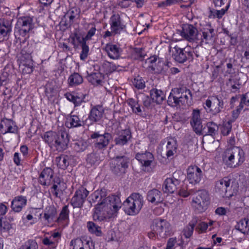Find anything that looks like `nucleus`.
<instances>
[{
  "instance_id": "nucleus-1",
  "label": "nucleus",
  "mask_w": 249,
  "mask_h": 249,
  "mask_svg": "<svg viewBox=\"0 0 249 249\" xmlns=\"http://www.w3.org/2000/svg\"><path fill=\"white\" fill-rule=\"evenodd\" d=\"M121 206L122 202L119 196H109L95 205L93 219L102 221L110 218L116 215Z\"/></svg>"
},
{
  "instance_id": "nucleus-2",
  "label": "nucleus",
  "mask_w": 249,
  "mask_h": 249,
  "mask_svg": "<svg viewBox=\"0 0 249 249\" xmlns=\"http://www.w3.org/2000/svg\"><path fill=\"white\" fill-rule=\"evenodd\" d=\"M45 143L52 148L61 151L67 147L69 139L65 132L57 134L52 131L45 132L42 136Z\"/></svg>"
},
{
  "instance_id": "nucleus-3",
  "label": "nucleus",
  "mask_w": 249,
  "mask_h": 249,
  "mask_svg": "<svg viewBox=\"0 0 249 249\" xmlns=\"http://www.w3.org/2000/svg\"><path fill=\"white\" fill-rule=\"evenodd\" d=\"M222 157L227 167L236 168L244 161V152L239 147H230L224 151Z\"/></svg>"
},
{
  "instance_id": "nucleus-4",
  "label": "nucleus",
  "mask_w": 249,
  "mask_h": 249,
  "mask_svg": "<svg viewBox=\"0 0 249 249\" xmlns=\"http://www.w3.org/2000/svg\"><path fill=\"white\" fill-rule=\"evenodd\" d=\"M192 95L186 88H175L172 90L168 97V103L171 106L189 105L191 104Z\"/></svg>"
},
{
  "instance_id": "nucleus-5",
  "label": "nucleus",
  "mask_w": 249,
  "mask_h": 249,
  "mask_svg": "<svg viewBox=\"0 0 249 249\" xmlns=\"http://www.w3.org/2000/svg\"><path fill=\"white\" fill-rule=\"evenodd\" d=\"M143 204V197L142 195L132 193L124 202V211L128 215H136L139 213Z\"/></svg>"
},
{
  "instance_id": "nucleus-6",
  "label": "nucleus",
  "mask_w": 249,
  "mask_h": 249,
  "mask_svg": "<svg viewBox=\"0 0 249 249\" xmlns=\"http://www.w3.org/2000/svg\"><path fill=\"white\" fill-rule=\"evenodd\" d=\"M151 230V232L148 233L149 238L157 236L158 238H166L170 234L171 226L165 220L156 219L153 222Z\"/></svg>"
},
{
  "instance_id": "nucleus-7",
  "label": "nucleus",
  "mask_w": 249,
  "mask_h": 249,
  "mask_svg": "<svg viewBox=\"0 0 249 249\" xmlns=\"http://www.w3.org/2000/svg\"><path fill=\"white\" fill-rule=\"evenodd\" d=\"M209 202L210 197L208 193L205 190H202L194 195L192 206L197 213H202L207 209Z\"/></svg>"
},
{
  "instance_id": "nucleus-8",
  "label": "nucleus",
  "mask_w": 249,
  "mask_h": 249,
  "mask_svg": "<svg viewBox=\"0 0 249 249\" xmlns=\"http://www.w3.org/2000/svg\"><path fill=\"white\" fill-rule=\"evenodd\" d=\"M203 107L207 112L216 115L223 108L224 102L221 98L217 96H212L206 100L203 104Z\"/></svg>"
},
{
  "instance_id": "nucleus-9",
  "label": "nucleus",
  "mask_w": 249,
  "mask_h": 249,
  "mask_svg": "<svg viewBox=\"0 0 249 249\" xmlns=\"http://www.w3.org/2000/svg\"><path fill=\"white\" fill-rule=\"evenodd\" d=\"M129 161V159L124 156L116 157L110 162V169L115 174L122 175L125 173Z\"/></svg>"
},
{
  "instance_id": "nucleus-10",
  "label": "nucleus",
  "mask_w": 249,
  "mask_h": 249,
  "mask_svg": "<svg viewBox=\"0 0 249 249\" xmlns=\"http://www.w3.org/2000/svg\"><path fill=\"white\" fill-rule=\"evenodd\" d=\"M90 138L93 140L92 142L95 148L104 149L108 145L111 136L108 133L100 134L99 132H93L91 134Z\"/></svg>"
},
{
  "instance_id": "nucleus-11",
  "label": "nucleus",
  "mask_w": 249,
  "mask_h": 249,
  "mask_svg": "<svg viewBox=\"0 0 249 249\" xmlns=\"http://www.w3.org/2000/svg\"><path fill=\"white\" fill-rule=\"evenodd\" d=\"M170 52L174 59L179 63L184 62L192 55L186 48H181L178 45L171 47Z\"/></svg>"
},
{
  "instance_id": "nucleus-12",
  "label": "nucleus",
  "mask_w": 249,
  "mask_h": 249,
  "mask_svg": "<svg viewBox=\"0 0 249 249\" xmlns=\"http://www.w3.org/2000/svg\"><path fill=\"white\" fill-rule=\"evenodd\" d=\"M181 36L190 42H198L199 40V34L197 29L191 24L183 25L182 30L179 31Z\"/></svg>"
},
{
  "instance_id": "nucleus-13",
  "label": "nucleus",
  "mask_w": 249,
  "mask_h": 249,
  "mask_svg": "<svg viewBox=\"0 0 249 249\" xmlns=\"http://www.w3.org/2000/svg\"><path fill=\"white\" fill-rule=\"evenodd\" d=\"M136 159L141 163L142 169L145 172H150L152 170L151 164L154 160L153 154L149 152L137 153Z\"/></svg>"
},
{
  "instance_id": "nucleus-14",
  "label": "nucleus",
  "mask_w": 249,
  "mask_h": 249,
  "mask_svg": "<svg viewBox=\"0 0 249 249\" xmlns=\"http://www.w3.org/2000/svg\"><path fill=\"white\" fill-rule=\"evenodd\" d=\"M187 178L191 184L199 183L203 178L202 171L196 165L189 166L187 170Z\"/></svg>"
},
{
  "instance_id": "nucleus-15",
  "label": "nucleus",
  "mask_w": 249,
  "mask_h": 249,
  "mask_svg": "<svg viewBox=\"0 0 249 249\" xmlns=\"http://www.w3.org/2000/svg\"><path fill=\"white\" fill-rule=\"evenodd\" d=\"M190 124L194 131L197 134H203V128L202 124V119L200 117V111L198 109H194L191 116Z\"/></svg>"
},
{
  "instance_id": "nucleus-16",
  "label": "nucleus",
  "mask_w": 249,
  "mask_h": 249,
  "mask_svg": "<svg viewBox=\"0 0 249 249\" xmlns=\"http://www.w3.org/2000/svg\"><path fill=\"white\" fill-rule=\"evenodd\" d=\"M89 192L85 188H79L75 193L71 201V205L74 208H80L82 207L86 198L88 196Z\"/></svg>"
},
{
  "instance_id": "nucleus-17",
  "label": "nucleus",
  "mask_w": 249,
  "mask_h": 249,
  "mask_svg": "<svg viewBox=\"0 0 249 249\" xmlns=\"http://www.w3.org/2000/svg\"><path fill=\"white\" fill-rule=\"evenodd\" d=\"M109 23L110 29H113L117 33L120 34L125 28V24L118 13H114L110 18Z\"/></svg>"
},
{
  "instance_id": "nucleus-18",
  "label": "nucleus",
  "mask_w": 249,
  "mask_h": 249,
  "mask_svg": "<svg viewBox=\"0 0 249 249\" xmlns=\"http://www.w3.org/2000/svg\"><path fill=\"white\" fill-rule=\"evenodd\" d=\"M231 180L227 177H225L218 180L215 184V192L222 197H228V191L231 189Z\"/></svg>"
},
{
  "instance_id": "nucleus-19",
  "label": "nucleus",
  "mask_w": 249,
  "mask_h": 249,
  "mask_svg": "<svg viewBox=\"0 0 249 249\" xmlns=\"http://www.w3.org/2000/svg\"><path fill=\"white\" fill-rule=\"evenodd\" d=\"M201 32L199 34V40L196 43L202 45L204 44H212L213 42L214 33L213 28L203 29Z\"/></svg>"
},
{
  "instance_id": "nucleus-20",
  "label": "nucleus",
  "mask_w": 249,
  "mask_h": 249,
  "mask_svg": "<svg viewBox=\"0 0 249 249\" xmlns=\"http://www.w3.org/2000/svg\"><path fill=\"white\" fill-rule=\"evenodd\" d=\"M0 129L4 133H15L18 131V127L15 122L11 119L3 118L1 120Z\"/></svg>"
},
{
  "instance_id": "nucleus-21",
  "label": "nucleus",
  "mask_w": 249,
  "mask_h": 249,
  "mask_svg": "<svg viewBox=\"0 0 249 249\" xmlns=\"http://www.w3.org/2000/svg\"><path fill=\"white\" fill-rule=\"evenodd\" d=\"M53 172L49 167L44 168L40 173L39 178V182L43 186H49L53 181Z\"/></svg>"
},
{
  "instance_id": "nucleus-22",
  "label": "nucleus",
  "mask_w": 249,
  "mask_h": 249,
  "mask_svg": "<svg viewBox=\"0 0 249 249\" xmlns=\"http://www.w3.org/2000/svg\"><path fill=\"white\" fill-rule=\"evenodd\" d=\"M180 180L174 176L166 178L163 182L162 190L164 193H173L177 189V187L180 183Z\"/></svg>"
},
{
  "instance_id": "nucleus-23",
  "label": "nucleus",
  "mask_w": 249,
  "mask_h": 249,
  "mask_svg": "<svg viewBox=\"0 0 249 249\" xmlns=\"http://www.w3.org/2000/svg\"><path fill=\"white\" fill-rule=\"evenodd\" d=\"M26 196H18L14 197L11 202V208L15 212H20L27 204Z\"/></svg>"
},
{
  "instance_id": "nucleus-24",
  "label": "nucleus",
  "mask_w": 249,
  "mask_h": 249,
  "mask_svg": "<svg viewBox=\"0 0 249 249\" xmlns=\"http://www.w3.org/2000/svg\"><path fill=\"white\" fill-rule=\"evenodd\" d=\"M147 198L148 201L155 204L161 203L164 200L161 192L156 189H152L148 192Z\"/></svg>"
},
{
  "instance_id": "nucleus-25",
  "label": "nucleus",
  "mask_w": 249,
  "mask_h": 249,
  "mask_svg": "<svg viewBox=\"0 0 249 249\" xmlns=\"http://www.w3.org/2000/svg\"><path fill=\"white\" fill-rule=\"evenodd\" d=\"M131 137V133L129 129L122 130L119 132L118 137L114 139V142L117 145H124L128 142Z\"/></svg>"
},
{
  "instance_id": "nucleus-26",
  "label": "nucleus",
  "mask_w": 249,
  "mask_h": 249,
  "mask_svg": "<svg viewBox=\"0 0 249 249\" xmlns=\"http://www.w3.org/2000/svg\"><path fill=\"white\" fill-rule=\"evenodd\" d=\"M32 19L30 17H23L19 18L18 21V25L19 26L20 32L26 34L33 27Z\"/></svg>"
},
{
  "instance_id": "nucleus-27",
  "label": "nucleus",
  "mask_w": 249,
  "mask_h": 249,
  "mask_svg": "<svg viewBox=\"0 0 249 249\" xmlns=\"http://www.w3.org/2000/svg\"><path fill=\"white\" fill-rule=\"evenodd\" d=\"M104 112V110L102 106H94L90 110L89 118L93 122H98L102 118Z\"/></svg>"
},
{
  "instance_id": "nucleus-28",
  "label": "nucleus",
  "mask_w": 249,
  "mask_h": 249,
  "mask_svg": "<svg viewBox=\"0 0 249 249\" xmlns=\"http://www.w3.org/2000/svg\"><path fill=\"white\" fill-rule=\"evenodd\" d=\"M105 51L108 56L112 59H117L120 57L121 49L116 45L107 44L105 47Z\"/></svg>"
},
{
  "instance_id": "nucleus-29",
  "label": "nucleus",
  "mask_w": 249,
  "mask_h": 249,
  "mask_svg": "<svg viewBox=\"0 0 249 249\" xmlns=\"http://www.w3.org/2000/svg\"><path fill=\"white\" fill-rule=\"evenodd\" d=\"M53 184L52 187V193L56 197H60L62 194L63 189L61 187L62 182L58 178H54L53 179Z\"/></svg>"
},
{
  "instance_id": "nucleus-30",
  "label": "nucleus",
  "mask_w": 249,
  "mask_h": 249,
  "mask_svg": "<svg viewBox=\"0 0 249 249\" xmlns=\"http://www.w3.org/2000/svg\"><path fill=\"white\" fill-rule=\"evenodd\" d=\"M66 125L69 128L76 127L82 125L81 121L77 115H71L67 118Z\"/></svg>"
},
{
  "instance_id": "nucleus-31",
  "label": "nucleus",
  "mask_w": 249,
  "mask_h": 249,
  "mask_svg": "<svg viewBox=\"0 0 249 249\" xmlns=\"http://www.w3.org/2000/svg\"><path fill=\"white\" fill-rule=\"evenodd\" d=\"M152 100L157 104H161L165 99L164 93L160 90L153 89L150 90Z\"/></svg>"
},
{
  "instance_id": "nucleus-32",
  "label": "nucleus",
  "mask_w": 249,
  "mask_h": 249,
  "mask_svg": "<svg viewBox=\"0 0 249 249\" xmlns=\"http://www.w3.org/2000/svg\"><path fill=\"white\" fill-rule=\"evenodd\" d=\"M73 150L77 152L85 151L88 146L87 142L83 139L74 140L72 144Z\"/></svg>"
},
{
  "instance_id": "nucleus-33",
  "label": "nucleus",
  "mask_w": 249,
  "mask_h": 249,
  "mask_svg": "<svg viewBox=\"0 0 249 249\" xmlns=\"http://www.w3.org/2000/svg\"><path fill=\"white\" fill-rule=\"evenodd\" d=\"M177 142L174 139H170L168 141L166 145V155L167 158L173 156L177 151Z\"/></svg>"
},
{
  "instance_id": "nucleus-34",
  "label": "nucleus",
  "mask_w": 249,
  "mask_h": 249,
  "mask_svg": "<svg viewBox=\"0 0 249 249\" xmlns=\"http://www.w3.org/2000/svg\"><path fill=\"white\" fill-rule=\"evenodd\" d=\"M198 219L196 217H194L189 222L188 226L184 228L183 232L185 237L187 238L191 236L193 233L194 229L197 223Z\"/></svg>"
},
{
  "instance_id": "nucleus-35",
  "label": "nucleus",
  "mask_w": 249,
  "mask_h": 249,
  "mask_svg": "<svg viewBox=\"0 0 249 249\" xmlns=\"http://www.w3.org/2000/svg\"><path fill=\"white\" fill-rule=\"evenodd\" d=\"M229 6L230 4L228 3L225 8H223L221 10L213 9L211 10L209 17L210 18L220 19L227 11Z\"/></svg>"
},
{
  "instance_id": "nucleus-36",
  "label": "nucleus",
  "mask_w": 249,
  "mask_h": 249,
  "mask_svg": "<svg viewBox=\"0 0 249 249\" xmlns=\"http://www.w3.org/2000/svg\"><path fill=\"white\" fill-rule=\"evenodd\" d=\"M106 239L107 241L119 242L122 240V234L118 231L110 230L107 232Z\"/></svg>"
},
{
  "instance_id": "nucleus-37",
  "label": "nucleus",
  "mask_w": 249,
  "mask_h": 249,
  "mask_svg": "<svg viewBox=\"0 0 249 249\" xmlns=\"http://www.w3.org/2000/svg\"><path fill=\"white\" fill-rule=\"evenodd\" d=\"M82 77L78 73H74L71 74L68 80V83L70 86H76L83 82Z\"/></svg>"
},
{
  "instance_id": "nucleus-38",
  "label": "nucleus",
  "mask_w": 249,
  "mask_h": 249,
  "mask_svg": "<svg viewBox=\"0 0 249 249\" xmlns=\"http://www.w3.org/2000/svg\"><path fill=\"white\" fill-rule=\"evenodd\" d=\"M87 79L92 85L97 86L101 84L102 75L100 72L92 73L87 76Z\"/></svg>"
},
{
  "instance_id": "nucleus-39",
  "label": "nucleus",
  "mask_w": 249,
  "mask_h": 249,
  "mask_svg": "<svg viewBox=\"0 0 249 249\" xmlns=\"http://www.w3.org/2000/svg\"><path fill=\"white\" fill-rule=\"evenodd\" d=\"M206 126L208 129V132H205L203 129V132L204 133L203 135H209L213 137L216 134H217L218 126L216 124L213 122H209L207 123Z\"/></svg>"
},
{
  "instance_id": "nucleus-40",
  "label": "nucleus",
  "mask_w": 249,
  "mask_h": 249,
  "mask_svg": "<svg viewBox=\"0 0 249 249\" xmlns=\"http://www.w3.org/2000/svg\"><path fill=\"white\" fill-rule=\"evenodd\" d=\"M104 192L102 190H96L90 196V203H100L104 198Z\"/></svg>"
},
{
  "instance_id": "nucleus-41",
  "label": "nucleus",
  "mask_w": 249,
  "mask_h": 249,
  "mask_svg": "<svg viewBox=\"0 0 249 249\" xmlns=\"http://www.w3.org/2000/svg\"><path fill=\"white\" fill-rule=\"evenodd\" d=\"M235 229L242 233L248 234L249 232V226L246 221V218L241 219L235 226Z\"/></svg>"
},
{
  "instance_id": "nucleus-42",
  "label": "nucleus",
  "mask_w": 249,
  "mask_h": 249,
  "mask_svg": "<svg viewBox=\"0 0 249 249\" xmlns=\"http://www.w3.org/2000/svg\"><path fill=\"white\" fill-rule=\"evenodd\" d=\"M69 157L67 155H62L56 158L57 166L62 169H65L69 165Z\"/></svg>"
},
{
  "instance_id": "nucleus-43",
  "label": "nucleus",
  "mask_w": 249,
  "mask_h": 249,
  "mask_svg": "<svg viewBox=\"0 0 249 249\" xmlns=\"http://www.w3.org/2000/svg\"><path fill=\"white\" fill-rule=\"evenodd\" d=\"M244 106H249V91L241 95L240 102L236 109L237 112H240Z\"/></svg>"
},
{
  "instance_id": "nucleus-44",
  "label": "nucleus",
  "mask_w": 249,
  "mask_h": 249,
  "mask_svg": "<svg viewBox=\"0 0 249 249\" xmlns=\"http://www.w3.org/2000/svg\"><path fill=\"white\" fill-rule=\"evenodd\" d=\"M69 40L74 47H77L79 44H82L86 41L84 37H81L77 33L71 36Z\"/></svg>"
},
{
  "instance_id": "nucleus-45",
  "label": "nucleus",
  "mask_w": 249,
  "mask_h": 249,
  "mask_svg": "<svg viewBox=\"0 0 249 249\" xmlns=\"http://www.w3.org/2000/svg\"><path fill=\"white\" fill-rule=\"evenodd\" d=\"M127 103L134 113L137 114L142 113V110L137 101L131 98L128 100Z\"/></svg>"
},
{
  "instance_id": "nucleus-46",
  "label": "nucleus",
  "mask_w": 249,
  "mask_h": 249,
  "mask_svg": "<svg viewBox=\"0 0 249 249\" xmlns=\"http://www.w3.org/2000/svg\"><path fill=\"white\" fill-rule=\"evenodd\" d=\"M87 227L90 232L94 233L97 236H99L101 234L100 227L96 225L93 222H88L87 223Z\"/></svg>"
},
{
  "instance_id": "nucleus-47",
  "label": "nucleus",
  "mask_w": 249,
  "mask_h": 249,
  "mask_svg": "<svg viewBox=\"0 0 249 249\" xmlns=\"http://www.w3.org/2000/svg\"><path fill=\"white\" fill-rule=\"evenodd\" d=\"M77 15V12H75L73 10L69 11L64 17L67 20V25L71 26L73 23V20Z\"/></svg>"
},
{
  "instance_id": "nucleus-48",
  "label": "nucleus",
  "mask_w": 249,
  "mask_h": 249,
  "mask_svg": "<svg viewBox=\"0 0 249 249\" xmlns=\"http://www.w3.org/2000/svg\"><path fill=\"white\" fill-rule=\"evenodd\" d=\"M38 245L36 241L33 239L28 240L21 245L19 249H37Z\"/></svg>"
},
{
  "instance_id": "nucleus-49",
  "label": "nucleus",
  "mask_w": 249,
  "mask_h": 249,
  "mask_svg": "<svg viewBox=\"0 0 249 249\" xmlns=\"http://www.w3.org/2000/svg\"><path fill=\"white\" fill-rule=\"evenodd\" d=\"M100 160L99 156L96 153H91L87 156V161L90 165L98 163Z\"/></svg>"
},
{
  "instance_id": "nucleus-50",
  "label": "nucleus",
  "mask_w": 249,
  "mask_h": 249,
  "mask_svg": "<svg viewBox=\"0 0 249 249\" xmlns=\"http://www.w3.org/2000/svg\"><path fill=\"white\" fill-rule=\"evenodd\" d=\"M83 239L77 238L71 240L70 246L71 249H83L82 248Z\"/></svg>"
},
{
  "instance_id": "nucleus-51",
  "label": "nucleus",
  "mask_w": 249,
  "mask_h": 249,
  "mask_svg": "<svg viewBox=\"0 0 249 249\" xmlns=\"http://www.w3.org/2000/svg\"><path fill=\"white\" fill-rule=\"evenodd\" d=\"M134 86L138 89H143L145 85V82L142 77L138 76L136 77L132 81Z\"/></svg>"
},
{
  "instance_id": "nucleus-52",
  "label": "nucleus",
  "mask_w": 249,
  "mask_h": 249,
  "mask_svg": "<svg viewBox=\"0 0 249 249\" xmlns=\"http://www.w3.org/2000/svg\"><path fill=\"white\" fill-rule=\"evenodd\" d=\"M103 66L107 73H111L117 71L119 67L114 63L107 61L104 62Z\"/></svg>"
},
{
  "instance_id": "nucleus-53",
  "label": "nucleus",
  "mask_w": 249,
  "mask_h": 249,
  "mask_svg": "<svg viewBox=\"0 0 249 249\" xmlns=\"http://www.w3.org/2000/svg\"><path fill=\"white\" fill-rule=\"evenodd\" d=\"M69 210L67 205L63 207L62 211L57 218V221L60 222L63 220H66L69 217Z\"/></svg>"
},
{
  "instance_id": "nucleus-54",
  "label": "nucleus",
  "mask_w": 249,
  "mask_h": 249,
  "mask_svg": "<svg viewBox=\"0 0 249 249\" xmlns=\"http://www.w3.org/2000/svg\"><path fill=\"white\" fill-rule=\"evenodd\" d=\"M56 213V211L54 209H50L47 213H45L44 214V218L45 220L48 222H51L54 217Z\"/></svg>"
},
{
  "instance_id": "nucleus-55",
  "label": "nucleus",
  "mask_w": 249,
  "mask_h": 249,
  "mask_svg": "<svg viewBox=\"0 0 249 249\" xmlns=\"http://www.w3.org/2000/svg\"><path fill=\"white\" fill-rule=\"evenodd\" d=\"M82 46V51L80 54V58L81 60H84L88 56L89 48L86 44V41L81 44Z\"/></svg>"
},
{
  "instance_id": "nucleus-56",
  "label": "nucleus",
  "mask_w": 249,
  "mask_h": 249,
  "mask_svg": "<svg viewBox=\"0 0 249 249\" xmlns=\"http://www.w3.org/2000/svg\"><path fill=\"white\" fill-rule=\"evenodd\" d=\"M231 129V124L230 122H228L223 124L221 129V133L224 136L229 135Z\"/></svg>"
},
{
  "instance_id": "nucleus-57",
  "label": "nucleus",
  "mask_w": 249,
  "mask_h": 249,
  "mask_svg": "<svg viewBox=\"0 0 249 249\" xmlns=\"http://www.w3.org/2000/svg\"><path fill=\"white\" fill-rule=\"evenodd\" d=\"M82 248L83 249H94V245L91 240L83 239Z\"/></svg>"
},
{
  "instance_id": "nucleus-58",
  "label": "nucleus",
  "mask_w": 249,
  "mask_h": 249,
  "mask_svg": "<svg viewBox=\"0 0 249 249\" xmlns=\"http://www.w3.org/2000/svg\"><path fill=\"white\" fill-rule=\"evenodd\" d=\"M43 243L45 245L55 246L57 243V240H53L50 237L45 238L43 240Z\"/></svg>"
},
{
  "instance_id": "nucleus-59",
  "label": "nucleus",
  "mask_w": 249,
  "mask_h": 249,
  "mask_svg": "<svg viewBox=\"0 0 249 249\" xmlns=\"http://www.w3.org/2000/svg\"><path fill=\"white\" fill-rule=\"evenodd\" d=\"M177 243L176 238H170L168 239L166 248L165 249H174V246Z\"/></svg>"
},
{
  "instance_id": "nucleus-60",
  "label": "nucleus",
  "mask_w": 249,
  "mask_h": 249,
  "mask_svg": "<svg viewBox=\"0 0 249 249\" xmlns=\"http://www.w3.org/2000/svg\"><path fill=\"white\" fill-rule=\"evenodd\" d=\"M230 211L228 209L224 207H218L215 211V213L219 215H226Z\"/></svg>"
},
{
  "instance_id": "nucleus-61",
  "label": "nucleus",
  "mask_w": 249,
  "mask_h": 249,
  "mask_svg": "<svg viewBox=\"0 0 249 249\" xmlns=\"http://www.w3.org/2000/svg\"><path fill=\"white\" fill-rule=\"evenodd\" d=\"M96 30V29L95 27H92L89 30V31H88V32L87 33V35L84 37V39L86 41L87 40H90L92 36H93L95 35Z\"/></svg>"
},
{
  "instance_id": "nucleus-62",
  "label": "nucleus",
  "mask_w": 249,
  "mask_h": 249,
  "mask_svg": "<svg viewBox=\"0 0 249 249\" xmlns=\"http://www.w3.org/2000/svg\"><path fill=\"white\" fill-rule=\"evenodd\" d=\"M208 227V223L205 222H200L197 226L196 228L197 230H199V231L202 233L205 232Z\"/></svg>"
},
{
  "instance_id": "nucleus-63",
  "label": "nucleus",
  "mask_w": 249,
  "mask_h": 249,
  "mask_svg": "<svg viewBox=\"0 0 249 249\" xmlns=\"http://www.w3.org/2000/svg\"><path fill=\"white\" fill-rule=\"evenodd\" d=\"M86 95L82 94L80 96L76 95V100H75V106H79L81 105L83 102H85L84 99L85 98Z\"/></svg>"
},
{
  "instance_id": "nucleus-64",
  "label": "nucleus",
  "mask_w": 249,
  "mask_h": 249,
  "mask_svg": "<svg viewBox=\"0 0 249 249\" xmlns=\"http://www.w3.org/2000/svg\"><path fill=\"white\" fill-rule=\"evenodd\" d=\"M64 96L68 100L72 102L74 104H75V100H76V94L70 92H67L65 94Z\"/></svg>"
}]
</instances>
